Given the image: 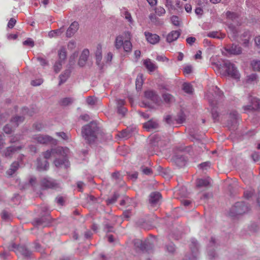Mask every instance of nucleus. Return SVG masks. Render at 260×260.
<instances>
[{
  "instance_id": "nucleus-17",
  "label": "nucleus",
  "mask_w": 260,
  "mask_h": 260,
  "mask_svg": "<svg viewBox=\"0 0 260 260\" xmlns=\"http://www.w3.org/2000/svg\"><path fill=\"white\" fill-rule=\"evenodd\" d=\"M145 36L147 41L151 44H157L159 41V37L156 34L145 32Z\"/></svg>"
},
{
  "instance_id": "nucleus-25",
  "label": "nucleus",
  "mask_w": 260,
  "mask_h": 260,
  "mask_svg": "<svg viewBox=\"0 0 260 260\" xmlns=\"http://www.w3.org/2000/svg\"><path fill=\"white\" fill-rule=\"evenodd\" d=\"M144 65L146 69L150 72L154 71L157 67L150 59H147L144 60Z\"/></svg>"
},
{
  "instance_id": "nucleus-21",
  "label": "nucleus",
  "mask_w": 260,
  "mask_h": 260,
  "mask_svg": "<svg viewBox=\"0 0 260 260\" xmlns=\"http://www.w3.org/2000/svg\"><path fill=\"white\" fill-rule=\"evenodd\" d=\"M161 198V194L158 192H152L149 196V203L153 206L156 205Z\"/></svg>"
},
{
  "instance_id": "nucleus-7",
  "label": "nucleus",
  "mask_w": 260,
  "mask_h": 260,
  "mask_svg": "<svg viewBox=\"0 0 260 260\" xmlns=\"http://www.w3.org/2000/svg\"><path fill=\"white\" fill-rule=\"evenodd\" d=\"M42 186L46 188L56 189L60 187V184L55 180L49 177H44L41 181Z\"/></svg>"
},
{
  "instance_id": "nucleus-50",
  "label": "nucleus",
  "mask_w": 260,
  "mask_h": 260,
  "mask_svg": "<svg viewBox=\"0 0 260 260\" xmlns=\"http://www.w3.org/2000/svg\"><path fill=\"white\" fill-rule=\"evenodd\" d=\"M23 44L31 47H34L35 45L34 41L30 38H28L26 40L23 42Z\"/></svg>"
},
{
  "instance_id": "nucleus-34",
  "label": "nucleus",
  "mask_w": 260,
  "mask_h": 260,
  "mask_svg": "<svg viewBox=\"0 0 260 260\" xmlns=\"http://www.w3.org/2000/svg\"><path fill=\"white\" fill-rule=\"evenodd\" d=\"M143 83V75L139 74L136 79V87L137 90H140Z\"/></svg>"
},
{
  "instance_id": "nucleus-16",
  "label": "nucleus",
  "mask_w": 260,
  "mask_h": 260,
  "mask_svg": "<svg viewBox=\"0 0 260 260\" xmlns=\"http://www.w3.org/2000/svg\"><path fill=\"white\" fill-rule=\"evenodd\" d=\"M158 242L157 238L154 236H150L148 238L145 239L144 241L139 239H134L133 244H154Z\"/></svg>"
},
{
  "instance_id": "nucleus-42",
  "label": "nucleus",
  "mask_w": 260,
  "mask_h": 260,
  "mask_svg": "<svg viewBox=\"0 0 260 260\" xmlns=\"http://www.w3.org/2000/svg\"><path fill=\"white\" fill-rule=\"evenodd\" d=\"M162 98L165 102L167 103H170L173 101L174 98L172 95L166 93L162 95Z\"/></svg>"
},
{
  "instance_id": "nucleus-38",
  "label": "nucleus",
  "mask_w": 260,
  "mask_h": 260,
  "mask_svg": "<svg viewBox=\"0 0 260 260\" xmlns=\"http://www.w3.org/2000/svg\"><path fill=\"white\" fill-rule=\"evenodd\" d=\"M124 50L127 52H130L132 49V44L129 40H125L122 45Z\"/></svg>"
},
{
  "instance_id": "nucleus-36",
  "label": "nucleus",
  "mask_w": 260,
  "mask_h": 260,
  "mask_svg": "<svg viewBox=\"0 0 260 260\" xmlns=\"http://www.w3.org/2000/svg\"><path fill=\"white\" fill-rule=\"evenodd\" d=\"M121 15L127 20L131 24H132L134 22L133 18L131 16V13L126 9H124L121 12Z\"/></svg>"
},
{
  "instance_id": "nucleus-10",
  "label": "nucleus",
  "mask_w": 260,
  "mask_h": 260,
  "mask_svg": "<svg viewBox=\"0 0 260 260\" xmlns=\"http://www.w3.org/2000/svg\"><path fill=\"white\" fill-rule=\"evenodd\" d=\"M50 217L48 213L46 215L41 218H37L34 221V225L37 226L45 227L50 223Z\"/></svg>"
},
{
  "instance_id": "nucleus-48",
  "label": "nucleus",
  "mask_w": 260,
  "mask_h": 260,
  "mask_svg": "<svg viewBox=\"0 0 260 260\" xmlns=\"http://www.w3.org/2000/svg\"><path fill=\"white\" fill-rule=\"evenodd\" d=\"M171 20L173 25L179 26L180 24L179 18L178 16L173 15L171 17Z\"/></svg>"
},
{
  "instance_id": "nucleus-55",
  "label": "nucleus",
  "mask_w": 260,
  "mask_h": 260,
  "mask_svg": "<svg viewBox=\"0 0 260 260\" xmlns=\"http://www.w3.org/2000/svg\"><path fill=\"white\" fill-rule=\"evenodd\" d=\"M78 53L75 52L70 57V62L71 63H74L75 59L78 57Z\"/></svg>"
},
{
  "instance_id": "nucleus-23",
  "label": "nucleus",
  "mask_w": 260,
  "mask_h": 260,
  "mask_svg": "<svg viewBox=\"0 0 260 260\" xmlns=\"http://www.w3.org/2000/svg\"><path fill=\"white\" fill-rule=\"evenodd\" d=\"M180 35V31L178 30H173L167 35V41L168 43H171L175 41L178 38Z\"/></svg>"
},
{
  "instance_id": "nucleus-41",
  "label": "nucleus",
  "mask_w": 260,
  "mask_h": 260,
  "mask_svg": "<svg viewBox=\"0 0 260 260\" xmlns=\"http://www.w3.org/2000/svg\"><path fill=\"white\" fill-rule=\"evenodd\" d=\"M74 101L72 98H66L61 100V104L63 106H68L72 104Z\"/></svg>"
},
{
  "instance_id": "nucleus-28",
  "label": "nucleus",
  "mask_w": 260,
  "mask_h": 260,
  "mask_svg": "<svg viewBox=\"0 0 260 260\" xmlns=\"http://www.w3.org/2000/svg\"><path fill=\"white\" fill-rule=\"evenodd\" d=\"M64 30L63 26L59 29L51 30L49 32L48 37L50 38H52L60 36L64 32Z\"/></svg>"
},
{
  "instance_id": "nucleus-63",
  "label": "nucleus",
  "mask_w": 260,
  "mask_h": 260,
  "mask_svg": "<svg viewBox=\"0 0 260 260\" xmlns=\"http://www.w3.org/2000/svg\"><path fill=\"white\" fill-rule=\"evenodd\" d=\"M107 256L103 253H101L98 255V257L95 260H107Z\"/></svg>"
},
{
  "instance_id": "nucleus-3",
  "label": "nucleus",
  "mask_w": 260,
  "mask_h": 260,
  "mask_svg": "<svg viewBox=\"0 0 260 260\" xmlns=\"http://www.w3.org/2000/svg\"><path fill=\"white\" fill-rule=\"evenodd\" d=\"M99 129L95 122H91L82 127V135L89 143L94 142L97 137Z\"/></svg>"
},
{
  "instance_id": "nucleus-6",
  "label": "nucleus",
  "mask_w": 260,
  "mask_h": 260,
  "mask_svg": "<svg viewBox=\"0 0 260 260\" xmlns=\"http://www.w3.org/2000/svg\"><path fill=\"white\" fill-rule=\"evenodd\" d=\"M9 249L10 250L15 252L18 251L26 258L30 257L32 253L31 251L25 246V245H11V246H9Z\"/></svg>"
},
{
  "instance_id": "nucleus-8",
  "label": "nucleus",
  "mask_w": 260,
  "mask_h": 260,
  "mask_svg": "<svg viewBox=\"0 0 260 260\" xmlns=\"http://www.w3.org/2000/svg\"><path fill=\"white\" fill-rule=\"evenodd\" d=\"M34 139L38 143L43 144L48 143L54 144L56 143V140L48 135H37L34 137Z\"/></svg>"
},
{
  "instance_id": "nucleus-18",
  "label": "nucleus",
  "mask_w": 260,
  "mask_h": 260,
  "mask_svg": "<svg viewBox=\"0 0 260 260\" xmlns=\"http://www.w3.org/2000/svg\"><path fill=\"white\" fill-rule=\"evenodd\" d=\"M145 96L155 104H158L159 102V98L158 95L153 90H147L145 91Z\"/></svg>"
},
{
  "instance_id": "nucleus-20",
  "label": "nucleus",
  "mask_w": 260,
  "mask_h": 260,
  "mask_svg": "<svg viewBox=\"0 0 260 260\" xmlns=\"http://www.w3.org/2000/svg\"><path fill=\"white\" fill-rule=\"evenodd\" d=\"M89 55V51L87 49H85L82 51L78 61V64L80 67H83L85 64Z\"/></svg>"
},
{
  "instance_id": "nucleus-26",
  "label": "nucleus",
  "mask_w": 260,
  "mask_h": 260,
  "mask_svg": "<svg viewBox=\"0 0 260 260\" xmlns=\"http://www.w3.org/2000/svg\"><path fill=\"white\" fill-rule=\"evenodd\" d=\"M19 164L18 161L13 162L10 166V168L7 171V174L9 176H12L19 168Z\"/></svg>"
},
{
  "instance_id": "nucleus-39",
  "label": "nucleus",
  "mask_w": 260,
  "mask_h": 260,
  "mask_svg": "<svg viewBox=\"0 0 260 260\" xmlns=\"http://www.w3.org/2000/svg\"><path fill=\"white\" fill-rule=\"evenodd\" d=\"M183 90L184 91V92L187 93H191L192 92L193 88L192 85L188 83H184L183 84Z\"/></svg>"
},
{
  "instance_id": "nucleus-37",
  "label": "nucleus",
  "mask_w": 260,
  "mask_h": 260,
  "mask_svg": "<svg viewBox=\"0 0 260 260\" xmlns=\"http://www.w3.org/2000/svg\"><path fill=\"white\" fill-rule=\"evenodd\" d=\"M165 6L169 13H172L175 10V7L173 5V0H165Z\"/></svg>"
},
{
  "instance_id": "nucleus-14",
  "label": "nucleus",
  "mask_w": 260,
  "mask_h": 260,
  "mask_svg": "<svg viewBox=\"0 0 260 260\" xmlns=\"http://www.w3.org/2000/svg\"><path fill=\"white\" fill-rule=\"evenodd\" d=\"M251 101V105L244 107V110H257L260 109V100L251 96L250 100Z\"/></svg>"
},
{
  "instance_id": "nucleus-60",
  "label": "nucleus",
  "mask_w": 260,
  "mask_h": 260,
  "mask_svg": "<svg viewBox=\"0 0 260 260\" xmlns=\"http://www.w3.org/2000/svg\"><path fill=\"white\" fill-rule=\"evenodd\" d=\"M196 39L194 37H190L186 39V42L190 45H192L195 42Z\"/></svg>"
},
{
  "instance_id": "nucleus-31",
  "label": "nucleus",
  "mask_w": 260,
  "mask_h": 260,
  "mask_svg": "<svg viewBox=\"0 0 260 260\" xmlns=\"http://www.w3.org/2000/svg\"><path fill=\"white\" fill-rule=\"evenodd\" d=\"M214 245H208L207 246V253L210 259L215 258L217 256Z\"/></svg>"
},
{
  "instance_id": "nucleus-61",
  "label": "nucleus",
  "mask_w": 260,
  "mask_h": 260,
  "mask_svg": "<svg viewBox=\"0 0 260 260\" xmlns=\"http://www.w3.org/2000/svg\"><path fill=\"white\" fill-rule=\"evenodd\" d=\"M210 162L207 161L202 163L200 165V167L201 168L203 169H207L208 168L210 167Z\"/></svg>"
},
{
  "instance_id": "nucleus-57",
  "label": "nucleus",
  "mask_w": 260,
  "mask_h": 260,
  "mask_svg": "<svg viewBox=\"0 0 260 260\" xmlns=\"http://www.w3.org/2000/svg\"><path fill=\"white\" fill-rule=\"evenodd\" d=\"M16 22V20L14 18H11L8 23V26L9 28H13Z\"/></svg>"
},
{
  "instance_id": "nucleus-13",
  "label": "nucleus",
  "mask_w": 260,
  "mask_h": 260,
  "mask_svg": "<svg viewBox=\"0 0 260 260\" xmlns=\"http://www.w3.org/2000/svg\"><path fill=\"white\" fill-rule=\"evenodd\" d=\"M137 252L141 251L143 253H152L154 251L153 245H138L136 247Z\"/></svg>"
},
{
  "instance_id": "nucleus-51",
  "label": "nucleus",
  "mask_w": 260,
  "mask_h": 260,
  "mask_svg": "<svg viewBox=\"0 0 260 260\" xmlns=\"http://www.w3.org/2000/svg\"><path fill=\"white\" fill-rule=\"evenodd\" d=\"M86 102L89 105H94L96 103V99L93 96H88L86 99Z\"/></svg>"
},
{
  "instance_id": "nucleus-47",
  "label": "nucleus",
  "mask_w": 260,
  "mask_h": 260,
  "mask_svg": "<svg viewBox=\"0 0 260 260\" xmlns=\"http://www.w3.org/2000/svg\"><path fill=\"white\" fill-rule=\"evenodd\" d=\"M56 135L64 140H68L70 138V135L64 132H57Z\"/></svg>"
},
{
  "instance_id": "nucleus-11",
  "label": "nucleus",
  "mask_w": 260,
  "mask_h": 260,
  "mask_svg": "<svg viewBox=\"0 0 260 260\" xmlns=\"http://www.w3.org/2000/svg\"><path fill=\"white\" fill-rule=\"evenodd\" d=\"M198 245H191L190 247L191 256L188 254H186L183 258V260H197L199 255Z\"/></svg>"
},
{
  "instance_id": "nucleus-46",
  "label": "nucleus",
  "mask_w": 260,
  "mask_h": 260,
  "mask_svg": "<svg viewBox=\"0 0 260 260\" xmlns=\"http://www.w3.org/2000/svg\"><path fill=\"white\" fill-rule=\"evenodd\" d=\"M63 63V62L60 60H58L55 62L54 66V70L56 73H58L61 70Z\"/></svg>"
},
{
  "instance_id": "nucleus-15",
  "label": "nucleus",
  "mask_w": 260,
  "mask_h": 260,
  "mask_svg": "<svg viewBox=\"0 0 260 260\" xmlns=\"http://www.w3.org/2000/svg\"><path fill=\"white\" fill-rule=\"evenodd\" d=\"M158 123L156 120L151 119L143 124V127L147 131H151L158 127Z\"/></svg>"
},
{
  "instance_id": "nucleus-12",
  "label": "nucleus",
  "mask_w": 260,
  "mask_h": 260,
  "mask_svg": "<svg viewBox=\"0 0 260 260\" xmlns=\"http://www.w3.org/2000/svg\"><path fill=\"white\" fill-rule=\"evenodd\" d=\"M225 50L230 54L239 55L242 53V48L238 45H227L224 47Z\"/></svg>"
},
{
  "instance_id": "nucleus-29",
  "label": "nucleus",
  "mask_w": 260,
  "mask_h": 260,
  "mask_svg": "<svg viewBox=\"0 0 260 260\" xmlns=\"http://www.w3.org/2000/svg\"><path fill=\"white\" fill-rule=\"evenodd\" d=\"M71 71L69 70H66L63 73L59 76V85L64 83L70 76Z\"/></svg>"
},
{
  "instance_id": "nucleus-44",
  "label": "nucleus",
  "mask_w": 260,
  "mask_h": 260,
  "mask_svg": "<svg viewBox=\"0 0 260 260\" xmlns=\"http://www.w3.org/2000/svg\"><path fill=\"white\" fill-rule=\"evenodd\" d=\"M155 12L158 16H161L165 14L166 10L162 7L159 6L155 8Z\"/></svg>"
},
{
  "instance_id": "nucleus-45",
  "label": "nucleus",
  "mask_w": 260,
  "mask_h": 260,
  "mask_svg": "<svg viewBox=\"0 0 260 260\" xmlns=\"http://www.w3.org/2000/svg\"><path fill=\"white\" fill-rule=\"evenodd\" d=\"M185 115L182 113H179L177 115V118H176V121L178 123H182L185 121Z\"/></svg>"
},
{
  "instance_id": "nucleus-64",
  "label": "nucleus",
  "mask_w": 260,
  "mask_h": 260,
  "mask_svg": "<svg viewBox=\"0 0 260 260\" xmlns=\"http://www.w3.org/2000/svg\"><path fill=\"white\" fill-rule=\"evenodd\" d=\"M254 42L256 46L260 48V36H257L254 39Z\"/></svg>"
},
{
  "instance_id": "nucleus-1",
  "label": "nucleus",
  "mask_w": 260,
  "mask_h": 260,
  "mask_svg": "<svg viewBox=\"0 0 260 260\" xmlns=\"http://www.w3.org/2000/svg\"><path fill=\"white\" fill-rule=\"evenodd\" d=\"M66 153L62 147H58L50 150H47L44 152V158L47 159L51 156L57 157L54 160V164L56 167L67 168L69 166V162L66 157Z\"/></svg>"
},
{
  "instance_id": "nucleus-62",
  "label": "nucleus",
  "mask_w": 260,
  "mask_h": 260,
  "mask_svg": "<svg viewBox=\"0 0 260 260\" xmlns=\"http://www.w3.org/2000/svg\"><path fill=\"white\" fill-rule=\"evenodd\" d=\"M192 72V67L190 66H187L184 69V73L186 74H189Z\"/></svg>"
},
{
  "instance_id": "nucleus-58",
  "label": "nucleus",
  "mask_w": 260,
  "mask_h": 260,
  "mask_svg": "<svg viewBox=\"0 0 260 260\" xmlns=\"http://www.w3.org/2000/svg\"><path fill=\"white\" fill-rule=\"evenodd\" d=\"M156 60L157 61H162V62H165V61H168V58L166 57L165 56H163V55H158L156 57Z\"/></svg>"
},
{
  "instance_id": "nucleus-49",
  "label": "nucleus",
  "mask_w": 260,
  "mask_h": 260,
  "mask_svg": "<svg viewBox=\"0 0 260 260\" xmlns=\"http://www.w3.org/2000/svg\"><path fill=\"white\" fill-rule=\"evenodd\" d=\"M226 15L228 18L231 19L233 20L238 18V15L237 13L231 12L230 11L227 12Z\"/></svg>"
},
{
  "instance_id": "nucleus-22",
  "label": "nucleus",
  "mask_w": 260,
  "mask_h": 260,
  "mask_svg": "<svg viewBox=\"0 0 260 260\" xmlns=\"http://www.w3.org/2000/svg\"><path fill=\"white\" fill-rule=\"evenodd\" d=\"M239 116L236 111H232L230 113L228 124L231 126L235 125L237 124Z\"/></svg>"
},
{
  "instance_id": "nucleus-5",
  "label": "nucleus",
  "mask_w": 260,
  "mask_h": 260,
  "mask_svg": "<svg viewBox=\"0 0 260 260\" xmlns=\"http://www.w3.org/2000/svg\"><path fill=\"white\" fill-rule=\"evenodd\" d=\"M24 118L23 116H16L11 119L10 121L11 125L9 124L6 125L4 127V131L6 134H10L12 133L14 128L17 127L19 124L24 121Z\"/></svg>"
},
{
  "instance_id": "nucleus-19",
  "label": "nucleus",
  "mask_w": 260,
  "mask_h": 260,
  "mask_svg": "<svg viewBox=\"0 0 260 260\" xmlns=\"http://www.w3.org/2000/svg\"><path fill=\"white\" fill-rule=\"evenodd\" d=\"M79 29V24L74 21L71 23L66 31V36L68 38L72 37Z\"/></svg>"
},
{
  "instance_id": "nucleus-54",
  "label": "nucleus",
  "mask_w": 260,
  "mask_h": 260,
  "mask_svg": "<svg viewBox=\"0 0 260 260\" xmlns=\"http://www.w3.org/2000/svg\"><path fill=\"white\" fill-rule=\"evenodd\" d=\"M118 198V194H117L116 193H115L111 199H109L108 200V204L114 203L117 200Z\"/></svg>"
},
{
  "instance_id": "nucleus-9",
  "label": "nucleus",
  "mask_w": 260,
  "mask_h": 260,
  "mask_svg": "<svg viewBox=\"0 0 260 260\" xmlns=\"http://www.w3.org/2000/svg\"><path fill=\"white\" fill-rule=\"evenodd\" d=\"M22 148L21 146L8 147L2 152V155L7 158H11L13 154L18 150Z\"/></svg>"
},
{
  "instance_id": "nucleus-53",
  "label": "nucleus",
  "mask_w": 260,
  "mask_h": 260,
  "mask_svg": "<svg viewBox=\"0 0 260 260\" xmlns=\"http://www.w3.org/2000/svg\"><path fill=\"white\" fill-rule=\"evenodd\" d=\"M43 83V80L41 79L32 80L31 82V84L33 86H39Z\"/></svg>"
},
{
  "instance_id": "nucleus-56",
  "label": "nucleus",
  "mask_w": 260,
  "mask_h": 260,
  "mask_svg": "<svg viewBox=\"0 0 260 260\" xmlns=\"http://www.w3.org/2000/svg\"><path fill=\"white\" fill-rule=\"evenodd\" d=\"M253 194V191L252 190H246L244 193V196L246 199H249Z\"/></svg>"
},
{
  "instance_id": "nucleus-4",
  "label": "nucleus",
  "mask_w": 260,
  "mask_h": 260,
  "mask_svg": "<svg viewBox=\"0 0 260 260\" xmlns=\"http://www.w3.org/2000/svg\"><path fill=\"white\" fill-rule=\"evenodd\" d=\"M249 209V206L244 202H237L231 207L230 215L231 216L242 215L247 213Z\"/></svg>"
},
{
  "instance_id": "nucleus-32",
  "label": "nucleus",
  "mask_w": 260,
  "mask_h": 260,
  "mask_svg": "<svg viewBox=\"0 0 260 260\" xmlns=\"http://www.w3.org/2000/svg\"><path fill=\"white\" fill-rule=\"evenodd\" d=\"M225 34H221L218 31H212L208 34L207 36L210 38H216L219 39H223L225 37Z\"/></svg>"
},
{
  "instance_id": "nucleus-52",
  "label": "nucleus",
  "mask_w": 260,
  "mask_h": 260,
  "mask_svg": "<svg viewBox=\"0 0 260 260\" xmlns=\"http://www.w3.org/2000/svg\"><path fill=\"white\" fill-rule=\"evenodd\" d=\"M212 117L214 120H218V113L216 109L213 108L211 111Z\"/></svg>"
},
{
  "instance_id": "nucleus-33",
  "label": "nucleus",
  "mask_w": 260,
  "mask_h": 260,
  "mask_svg": "<svg viewBox=\"0 0 260 260\" xmlns=\"http://www.w3.org/2000/svg\"><path fill=\"white\" fill-rule=\"evenodd\" d=\"M58 56L59 58L58 60L63 62L67 57V52L64 48L62 47L58 50Z\"/></svg>"
},
{
  "instance_id": "nucleus-27",
  "label": "nucleus",
  "mask_w": 260,
  "mask_h": 260,
  "mask_svg": "<svg viewBox=\"0 0 260 260\" xmlns=\"http://www.w3.org/2000/svg\"><path fill=\"white\" fill-rule=\"evenodd\" d=\"M96 62L98 65L100 66L102 59V46L99 44L96 47L95 51Z\"/></svg>"
},
{
  "instance_id": "nucleus-43",
  "label": "nucleus",
  "mask_w": 260,
  "mask_h": 260,
  "mask_svg": "<svg viewBox=\"0 0 260 260\" xmlns=\"http://www.w3.org/2000/svg\"><path fill=\"white\" fill-rule=\"evenodd\" d=\"M166 249L170 254H174L176 252V248L175 245H166Z\"/></svg>"
},
{
  "instance_id": "nucleus-59",
  "label": "nucleus",
  "mask_w": 260,
  "mask_h": 260,
  "mask_svg": "<svg viewBox=\"0 0 260 260\" xmlns=\"http://www.w3.org/2000/svg\"><path fill=\"white\" fill-rule=\"evenodd\" d=\"M56 203L60 205H63L64 203V200L63 197H58L56 198Z\"/></svg>"
},
{
  "instance_id": "nucleus-40",
  "label": "nucleus",
  "mask_w": 260,
  "mask_h": 260,
  "mask_svg": "<svg viewBox=\"0 0 260 260\" xmlns=\"http://www.w3.org/2000/svg\"><path fill=\"white\" fill-rule=\"evenodd\" d=\"M251 66L255 71H260V60H253L251 62Z\"/></svg>"
},
{
  "instance_id": "nucleus-30",
  "label": "nucleus",
  "mask_w": 260,
  "mask_h": 260,
  "mask_svg": "<svg viewBox=\"0 0 260 260\" xmlns=\"http://www.w3.org/2000/svg\"><path fill=\"white\" fill-rule=\"evenodd\" d=\"M211 179L209 178L206 179H199L197 180V184L198 187H206L209 185Z\"/></svg>"
},
{
  "instance_id": "nucleus-35",
  "label": "nucleus",
  "mask_w": 260,
  "mask_h": 260,
  "mask_svg": "<svg viewBox=\"0 0 260 260\" xmlns=\"http://www.w3.org/2000/svg\"><path fill=\"white\" fill-rule=\"evenodd\" d=\"M123 37L122 36L119 35L116 38L115 41V46L117 49H120L123 44Z\"/></svg>"
},
{
  "instance_id": "nucleus-24",
  "label": "nucleus",
  "mask_w": 260,
  "mask_h": 260,
  "mask_svg": "<svg viewBox=\"0 0 260 260\" xmlns=\"http://www.w3.org/2000/svg\"><path fill=\"white\" fill-rule=\"evenodd\" d=\"M37 169L39 171L47 170L49 168V164L46 159L42 160L38 158L37 160Z\"/></svg>"
},
{
  "instance_id": "nucleus-2",
  "label": "nucleus",
  "mask_w": 260,
  "mask_h": 260,
  "mask_svg": "<svg viewBox=\"0 0 260 260\" xmlns=\"http://www.w3.org/2000/svg\"><path fill=\"white\" fill-rule=\"evenodd\" d=\"M217 69L219 70L221 68L224 69V72L223 75L228 76L234 79L238 80L240 78V74L237 70L235 65L231 62L229 60H225L223 61V63L218 64L214 63Z\"/></svg>"
}]
</instances>
